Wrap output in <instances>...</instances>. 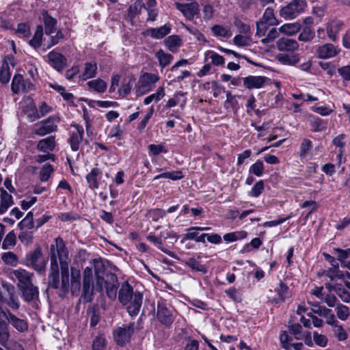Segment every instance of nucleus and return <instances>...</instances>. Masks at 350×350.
I'll use <instances>...</instances> for the list:
<instances>
[{"label":"nucleus","instance_id":"obj_1","mask_svg":"<svg viewBox=\"0 0 350 350\" xmlns=\"http://www.w3.org/2000/svg\"><path fill=\"white\" fill-rule=\"evenodd\" d=\"M51 257H50V272L48 275V288L58 290V295L59 297H64L68 293L69 285L67 286L66 290L63 292L62 288V282L59 281V265L57 263V256L55 253V245L51 246Z\"/></svg>","mask_w":350,"mask_h":350},{"label":"nucleus","instance_id":"obj_2","mask_svg":"<svg viewBox=\"0 0 350 350\" xmlns=\"http://www.w3.org/2000/svg\"><path fill=\"white\" fill-rule=\"evenodd\" d=\"M105 284V292L107 297L112 301L117 297V290L118 287V278L115 273H108L105 278L97 277L95 291L102 292Z\"/></svg>","mask_w":350,"mask_h":350},{"label":"nucleus","instance_id":"obj_3","mask_svg":"<svg viewBox=\"0 0 350 350\" xmlns=\"http://www.w3.org/2000/svg\"><path fill=\"white\" fill-rule=\"evenodd\" d=\"M156 317L158 321L165 327H170L176 318L175 310L163 300L157 304Z\"/></svg>","mask_w":350,"mask_h":350},{"label":"nucleus","instance_id":"obj_4","mask_svg":"<svg viewBox=\"0 0 350 350\" xmlns=\"http://www.w3.org/2000/svg\"><path fill=\"white\" fill-rule=\"evenodd\" d=\"M306 7V0H292L280 9V15L286 20L294 19L303 13Z\"/></svg>","mask_w":350,"mask_h":350},{"label":"nucleus","instance_id":"obj_5","mask_svg":"<svg viewBox=\"0 0 350 350\" xmlns=\"http://www.w3.org/2000/svg\"><path fill=\"white\" fill-rule=\"evenodd\" d=\"M94 285L93 274L92 268L86 267L83 273V285L81 290V299L84 302H91L94 299Z\"/></svg>","mask_w":350,"mask_h":350},{"label":"nucleus","instance_id":"obj_6","mask_svg":"<svg viewBox=\"0 0 350 350\" xmlns=\"http://www.w3.org/2000/svg\"><path fill=\"white\" fill-rule=\"evenodd\" d=\"M135 332V323L124 324L116 327L113 332L115 342L121 347L124 346L131 340L132 335Z\"/></svg>","mask_w":350,"mask_h":350},{"label":"nucleus","instance_id":"obj_7","mask_svg":"<svg viewBox=\"0 0 350 350\" xmlns=\"http://www.w3.org/2000/svg\"><path fill=\"white\" fill-rule=\"evenodd\" d=\"M58 117L52 116L48 118L37 122L33 127V133L39 136L55 132L57 130V123L59 122Z\"/></svg>","mask_w":350,"mask_h":350},{"label":"nucleus","instance_id":"obj_8","mask_svg":"<svg viewBox=\"0 0 350 350\" xmlns=\"http://www.w3.org/2000/svg\"><path fill=\"white\" fill-rule=\"evenodd\" d=\"M25 265L31 267L34 270L42 273L45 269V262L42 257V251L37 247L33 251L29 252L25 258Z\"/></svg>","mask_w":350,"mask_h":350},{"label":"nucleus","instance_id":"obj_9","mask_svg":"<svg viewBox=\"0 0 350 350\" xmlns=\"http://www.w3.org/2000/svg\"><path fill=\"white\" fill-rule=\"evenodd\" d=\"M3 290L6 291V295L0 290V304H6L11 309L17 310L20 304L14 295V286L12 284L3 285Z\"/></svg>","mask_w":350,"mask_h":350},{"label":"nucleus","instance_id":"obj_10","mask_svg":"<svg viewBox=\"0 0 350 350\" xmlns=\"http://www.w3.org/2000/svg\"><path fill=\"white\" fill-rule=\"evenodd\" d=\"M176 8L188 20L193 21L200 14V5L197 1L189 3L175 2Z\"/></svg>","mask_w":350,"mask_h":350},{"label":"nucleus","instance_id":"obj_11","mask_svg":"<svg viewBox=\"0 0 350 350\" xmlns=\"http://www.w3.org/2000/svg\"><path fill=\"white\" fill-rule=\"evenodd\" d=\"M0 317H3L8 325H12L17 331L23 332L27 330L28 324L24 319L18 318L8 308L3 309L0 306Z\"/></svg>","mask_w":350,"mask_h":350},{"label":"nucleus","instance_id":"obj_12","mask_svg":"<svg viewBox=\"0 0 350 350\" xmlns=\"http://www.w3.org/2000/svg\"><path fill=\"white\" fill-rule=\"evenodd\" d=\"M71 126L75 129V131L71 132L68 143L72 151H77L83 139L84 129L83 126L79 124H72Z\"/></svg>","mask_w":350,"mask_h":350},{"label":"nucleus","instance_id":"obj_13","mask_svg":"<svg viewBox=\"0 0 350 350\" xmlns=\"http://www.w3.org/2000/svg\"><path fill=\"white\" fill-rule=\"evenodd\" d=\"M47 57L50 66L58 72H61L67 66V59L60 53L51 51Z\"/></svg>","mask_w":350,"mask_h":350},{"label":"nucleus","instance_id":"obj_14","mask_svg":"<svg viewBox=\"0 0 350 350\" xmlns=\"http://www.w3.org/2000/svg\"><path fill=\"white\" fill-rule=\"evenodd\" d=\"M14 276L17 279V286L21 289L27 286H31L33 284V273H30L25 269H19L13 271Z\"/></svg>","mask_w":350,"mask_h":350},{"label":"nucleus","instance_id":"obj_15","mask_svg":"<svg viewBox=\"0 0 350 350\" xmlns=\"http://www.w3.org/2000/svg\"><path fill=\"white\" fill-rule=\"evenodd\" d=\"M277 293V296H272L271 294L273 293L272 291H269L268 296L269 301L274 304L282 303L286 299L291 297V292L288 286L282 282H280L279 286L275 289Z\"/></svg>","mask_w":350,"mask_h":350},{"label":"nucleus","instance_id":"obj_16","mask_svg":"<svg viewBox=\"0 0 350 350\" xmlns=\"http://www.w3.org/2000/svg\"><path fill=\"white\" fill-rule=\"evenodd\" d=\"M340 51L338 46L327 43L317 48L316 55L319 59H329L337 55Z\"/></svg>","mask_w":350,"mask_h":350},{"label":"nucleus","instance_id":"obj_17","mask_svg":"<svg viewBox=\"0 0 350 350\" xmlns=\"http://www.w3.org/2000/svg\"><path fill=\"white\" fill-rule=\"evenodd\" d=\"M142 301L143 294L136 291L131 301L125 305L126 306L127 312L131 317H135L139 314Z\"/></svg>","mask_w":350,"mask_h":350},{"label":"nucleus","instance_id":"obj_18","mask_svg":"<svg viewBox=\"0 0 350 350\" xmlns=\"http://www.w3.org/2000/svg\"><path fill=\"white\" fill-rule=\"evenodd\" d=\"M159 80V77L157 75L145 72L139 77L138 82L139 88L144 91H150Z\"/></svg>","mask_w":350,"mask_h":350},{"label":"nucleus","instance_id":"obj_19","mask_svg":"<svg viewBox=\"0 0 350 350\" xmlns=\"http://www.w3.org/2000/svg\"><path fill=\"white\" fill-rule=\"evenodd\" d=\"M276 46L280 51L292 52L298 50L299 44L297 40L287 37H282L276 42Z\"/></svg>","mask_w":350,"mask_h":350},{"label":"nucleus","instance_id":"obj_20","mask_svg":"<svg viewBox=\"0 0 350 350\" xmlns=\"http://www.w3.org/2000/svg\"><path fill=\"white\" fill-rule=\"evenodd\" d=\"M135 291H133V286L128 282H124L118 291V300L122 305L128 304L133 295Z\"/></svg>","mask_w":350,"mask_h":350},{"label":"nucleus","instance_id":"obj_21","mask_svg":"<svg viewBox=\"0 0 350 350\" xmlns=\"http://www.w3.org/2000/svg\"><path fill=\"white\" fill-rule=\"evenodd\" d=\"M22 299L27 303L36 301L39 299L38 288L34 284L19 289Z\"/></svg>","mask_w":350,"mask_h":350},{"label":"nucleus","instance_id":"obj_22","mask_svg":"<svg viewBox=\"0 0 350 350\" xmlns=\"http://www.w3.org/2000/svg\"><path fill=\"white\" fill-rule=\"evenodd\" d=\"M243 85L247 89H259L264 86L267 77L262 76H248L244 77Z\"/></svg>","mask_w":350,"mask_h":350},{"label":"nucleus","instance_id":"obj_23","mask_svg":"<svg viewBox=\"0 0 350 350\" xmlns=\"http://www.w3.org/2000/svg\"><path fill=\"white\" fill-rule=\"evenodd\" d=\"M343 23L340 21H332L327 25L326 30L329 38L334 42L337 40L338 33L341 30Z\"/></svg>","mask_w":350,"mask_h":350},{"label":"nucleus","instance_id":"obj_24","mask_svg":"<svg viewBox=\"0 0 350 350\" xmlns=\"http://www.w3.org/2000/svg\"><path fill=\"white\" fill-rule=\"evenodd\" d=\"M42 15L43 17L45 33L51 35L55 31V27L57 23V20L49 15L46 10H42Z\"/></svg>","mask_w":350,"mask_h":350},{"label":"nucleus","instance_id":"obj_25","mask_svg":"<svg viewBox=\"0 0 350 350\" xmlns=\"http://www.w3.org/2000/svg\"><path fill=\"white\" fill-rule=\"evenodd\" d=\"M81 288V273L79 269L71 268L70 290L72 295L79 293Z\"/></svg>","mask_w":350,"mask_h":350},{"label":"nucleus","instance_id":"obj_26","mask_svg":"<svg viewBox=\"0 0 350 350\" xmlns=\"http://www.w3.org/2000/svg\"><path fill=\"white\" fill-rule=\"evenodd\" d=\"M0 215L5 213L8 209L14 204V200L12 196L9 194L3 188L0 189Z\"/></svg>","mask_w":350,"mask_h":350},{"label":"nucleus","instance_id":"obj_27","mask_svg":"<svg viewBox=\"0 0 350 350\" xmlns=\"http://www.w3.org/2000/svg\"><path fill=\"white\" fill-rule=\"evenodd\" d=\"M171 31V27L169 24H165L163 26L159 28H150L148 29L147 34L150 36L154 39H161L166 35L169 34Z\"/></svg>","mask_w":350,"mask_h":350},{"label":"nucleus","instance_id":"obj_28","mask_svg":"<svg viewBox=\"0 0 350 350\" xmlns=\"http://www.w3.org/2000/svg\"><path fill=\"white\" fill-rule=\"evenodd\" d=\"M61 278H62V288L63 292L66 290L67 286L69 284V262L66 260L59 259Z\"/></svg>","mask_w":350,"mask_h":350},{"label":"nucleus","instance_id":"obj_29","mask_svg":"<svg viewBox=\"0 0 350 350\" xmlns=\"http://www.w3.org/2000/svg\"><path fill=\"white\" fill-rule=\"evenodd\" d=\"M101 174V170L97 167H94L92 169L91 172L86 175L85 178L91 189H96L98 188V177Z\"/></svg>","mask_w":350,"mask_h":350},{"label":"nucleus","instance_id":"obj_30","mask_svg":"<svg viewBox=\"0 0 350 350\" xmlns=\"http://www.w3.org/2000/svg\"><path fill=\"white\" fill-rule=\"evenodd\" d=\"M276 59L280 63L284 65L294 66L299 61V55L297 53H292L291 55L285 53H279L276 56Z\"/></svg>","mask_w":350,"mask_h":350},{"label":"nucleus","instance_id":"obj_31","mask_svg":"<svg viewBox=\"0 0 350 350\" xmlns=\"http://www.w3.org/2000/svg\"><path fill=\"white\" fill-rule=\"evenodd\" d=\"M55 137L49 136L46 138L40 140L37 145V148L40 151L46 152L47 151H52L55 148Z\"/></svg>","mask_w":350,"mask_h":350},{"label":"nucleus","instance_id":"obj_32","mask_svg":"<svg viewBox=\"0 0 350 350\" xmlns=\"http://www.w3.org/2000/svg\"><path fill=\"white\" fill-rule=\"evenodd\" d=\"M321 275L328 277L331 281H333L336 278L342 280H345V273L339 269V265L331 267L327 270H324L322 272Z\"/></svg>","mask_w":350,"mask_h":350},{"label":"nucleus","instance_id":"obj_33","mask_svg":"<svg viewBox=\"0 0 350 350\" xmlns=\"http://www.w3.org/2000/svg\"><path fill=\"white\" fill-rule=\"evenodd\" d=\"M164 43L169 51L172 53H176L178 49L182 44V40L177 35H172L167 37L165 40Z\"/></svg>","mask_w":350,"mask_h":350},{"label":"nucleus","instance_id":"obj_34","mask_svg":"<svg viewBox=\"0 0 350 350\" xmlns=\"http://www.w3.org/2000/svg\"><path fill=\"white\" fill-rule=\"evenodd\" d=\"M309 124L312 132H320L325 130L327 127V124L323 120L314 116L310 117Z\"/></svg>","mask_w":350,"mask_h":350},{"label":"nucleus","instance_id":"obj_35","mask_svg":"<svg viewBox=\"0 0 350 350\" xmlns=\"http://www.w3.org/2000/svg\"><path fill=\"white\" fill-rule=\"evenodd\" d=\"M2 317H0V345H4L10 337L8 321L3 320Z\"/></svg>","mask_w":350,"mask_h":350},{"label":"nucleus","instance_id":"obj_36","mask_svg":"<svg viewBox=\"0 0 350 350\" xmlns=\"http://www.w3.org/2000/svg\"><path fill=\"white\" fill-rule=\"evenodd\" d=\"M155 57L159 60V66L163 68L168 66L173 59V56L171 54L165 53L162 49H159L156 53Z\"/></svg>","mask_w":350,"mask_h":350},{"label":"nucleus","instance_id":"obj_37","mask_svg":"<svg viewBox=\"0 0 350 350\" xmlns=\"http://www.w3.org/2000/svg\"><path fill=\"white\" fill-rule=\"evenodd\" d=\"M185 265L192 270L200 272L203 274L206 273L208 271L207 268L204 265L200 264L198 259L193 257L188 258L185 261Z\"/></svg>","mask_w":350,"mask_h":350},{"label":"nucleus","instance_id":"obj_38","mask_svg":"<svg viewBox=\"0 0 350 350\" xmlns=\"http://www.w3.org/2000/svg\"><path fill=\"white\" fill-rule=\"evenodd\" d=\"M43 36V27L42 25H38L33 37L29 41V45L34 49L39 48L42 44Z\"/></svg>","mask_w":350,"mask_h":350},{"label":"nucleus","instance_id":"obj_39","mask_svg":"<svg viewBox=\"0 0 350 350\" xmlns=\"http://www.w3.org/2000/svg\"><path fill=\"white\" fill-rule=\"evenodd\" d=\"M97 64L95 62H87L85 64L84 70L82 73L83 79L93 78L97 73Z\"/></svg>","mask_w":350,"mask_h":350},{"label":"nucleus","instance_id":"obj_40","mask_svg":"<svg viewBox=\"0 0 350 350\" xmlns=\"http://www.w3.org/2000/svg\"><path fill=\"white\" fill-rule=\"evenodd\" d=\"M142 8H146L145 3L142 0H136L135 2L128 8V16L131 18H135L141 12Z\"/></svg>","mask_w":350,"mask_h":350},{"label":"nucleus","instance_id":"obj_41","mask_svg":"<svg viewBox=\"0 0 350 350\" xmlns=\"http://www.w3.org/2000/svg\"><path fill=\"white\" fill-rule=\"evenodd\" d=\"M301 29V25L299 23H286L280 27V31L285 34L292 36Z\"/></svg>","mask_w":350,"mask_h":350},{"label":"nucleus","instance_id":"obj_42","mask_svg":"<svg viewBox=\"0 0 350 350\" xmlns=\"http://www.w3.org/2000/svg\"><path fill=\"white\" fill-rule=\"evenodd\" d=\"M211 31L216 37L228 38L232 36L231 31L220 25H215L211 28Z\"/></svg>","mask_w":350,"mask_h":350},{"label":"nucleus","instance_id":"obj_43","mask_svg":"<svg viewBox=\"0 0 350 350\" xmlns=\"http://www.w3.org/2000/svg\"><path fill=\"white\" fill-rule=\"evenodd\" d=\"M87 85L98 93L104 92L107 88V83L100 79L90 81L87 83Z\"/></svg>","mask_w":350,"mask_h":350},{"label":"nucleus","instance_id":"obj_44","mask_svg":"<svg viewBox=\"0 0 350 350\" xmlns=\"http://www.w3.org/2000/svg\"><path fill=\"white\" fill-rule=\"evenodd\" d=\"M18 227L21 230L24 228L29 230L34 228L33 214L31 211L27 213L26 217L18 224Z\"/></svg>","mask_w":350,"mask_h":350},{"label":"nucleus","instance_id":"obj_45","mask_svg":"<svg viewBox=\"0 0 350 350\" xmlns=\"http://www.w3.org/2000/svg\"><path fill=\"white\" fill-rule=\"evenodd\" d=\"M315 36V33L311 27L305 26L303 27L301 33L298 36V40L301 42H307L311 41Z\"/></svg>","mask_w":350,"mask_h":350},{"label":"nucleus","instance_id":"obj_46","mask_svg":"<svg viewBox=\"0 0 350 350\" xmlns=\"http://www.w3.org/2000/svg\"><path fill=\"white\" fill-rule=\"evenodd\" d=\"M147 240L154 243L160 250H161L165 254H167L169 256L172 258H176V254L173 252L170 251L161 246L162 241L160 238L157 237L154 235H149L147 237Z\"/></svg>","mask_w":350,"mask_h":350},{"label":"nucleus","instance_id":"obj_47","mask_svg":"<svg viewBox=\"0 0 350 350\" xmlns=\"http://www.w3.org/2000/svg\"><path fill=\"white\" fill-rule=\"evenodd\" d=\"M187 230L188 232L185 234V239L195 240L196 242H205V234L198 236V233L196 232L198 230L196 227H191Z\"/></svg>","mask_w":350,"mask_h":350},{"label":"nucleus","instance_id":"obj_48","mask_svg":"<svg viewBox=\"0 0 350 350\" xmlns=\"http://www.w3.org/2000/svg\"><path fill=\"white\" fill-rule=\"evenodd\" d=\"M24 81L23 77L20 74H16L14 76L11 84V90L14 94H18L21 91Z\"/></svg>","mask_w":350,"mask_h":350},{"label":"nucleus","instance_id":"obj_49","mask_svg":"<svg viewBox=\"0 0 350 350\" xmlns=\"http://www.w3.org/2000/svg\"><path fill=\"white\" fill-rule=\"evenodd\" d=\"M226 100L224 103V107L228 109L231 107L234 111L238 110V101L235 98V96L232 95L230 92L226 91Z\"/></svg>","mask_w":350,"mask_h":350},{"label":"nucleus","instance_id":"obj_50","mask_svg":"<svg viewBox=\"0 0 350 350\" xmlns=\"http://www.w3.org/2000/svg\"><path fill=\"white\" fill-rule=\"evenodd\" d=\"M16 243V237L14 230L10 231L3 239L2 243V248L3 250H8L11 247H14Z\"/></svg>","mask_w":350,"mask_h":350},{"label":"nucleus","instance_id":"obj_51","mask_svg":"<svg viewBox=\"0 0 350 350\" xmlns=\"http://www.w3.org/2000/svg\"><path fill=\"white\" fill-rule=\"evenodd\" d=\"M135 79L131 77L128 81L124 80L121 84L120 88L118 90L119 96L124 97L127 96L132 88L133 82L135 81Z\"/></svg>","mask_w":350,"mask_h":350},{"label":"nucleus","instance_id":"obj_52","mask_svg":"<svg viewBox=\"0 0 350 350\" xmlns=\"http://www.w3.org/2000/svg\"><path fill=\"white\" fill-rule=\"evenodd\" d=\"M168 178L172 180H180L183 178V172L181 171H172L164 172L161 174L157 175L154 177V180L159 178Z\"/></svg>","mask_w":350,"mask_h":350},{"label":"nucleus","instance_id":"obj_53","mask_svg":"<svg viewBox=\"0 0 350 350\" xmlns=\"http://www.w3.org/2000/svg\"><path fill=\"white\" fill-rule=\"evenodd\" d=\"M165 96V92H164V89L163 87H159L157 90V92L154 94H152L151 95L147 96L144 100V103L145 105H148L150 104L151 102L152 101H159L162 98H163Z\"/></svg>","mask_w":350,"mask_h":350},{"label":"nucleus","instance_id":"obj_54","mask_svg":"<svg viewBox=\"0 0 350 350\" xmlns=\"http://www.w3.org/2000/svg\"><path fill=\"white\" fill-rule=\"evenodd\" d=\"M335 310L338 318L342 321L347 320L350 314L349 308L341 304H337Z\"/></svg>","mask_w":350,"mask_h":350},{"label":"nucleus","instance_id":"obj_55","mask_svg":"<svg viewBox=\"0 0 350 350\" xmlns=\"http://www.w3.org/2000/svg\"><path fill=\"white\" fill-rule=\"evenodd\" d=\"M55 244L59 259H63L64 256H67V248L65 245L63 239L61 237H58L57 238L55 239Z\"/></svg>","mask_w":350,"mask_h":350},{"label":"nucleus","instance_id":"obj_56","mask_svg":"<svg viewBox=\"0 0 350 350\" xmlns=\"http://www.w3.org/2000/svg\"><path fill=\"white\" fill-rule=\"evenodd\" d=\"M261 21L271 26L278 24V20L274 16L273 10L271 8H267L265 10Z\"/></svg>","mask_w":350,"mask_h":350},{"label":"nucleus","instance_id":"obj_57","mask_svg":"<svg viewBox=\"0 0 350 350\" xmlns=\"http://www.w3.org/2000/svg\"><path fill=\"white\" fill-rule=\"evenodd\" d=\"M11 77V72L8 64H3L0 70V82L6 84L10 81Z\"/></svg>","mask_w":350,"mask_h":350},{"label":"nucleus","instance_id":"obj_58","mask_svg":"<svg viewBox=\"0 0 350 350\" xmlns=\"http://www.w3.org/2000/svg\"><path fill=\"white\" fill-rule=\"evenodd\" d=\"M232 41L236 46L243 47L249 46L251 42V39L247 36L238 34L234 36Z\"/></svg>","mask_w":350,"mask_h":350},{"label":"nucleus","instance_id":"obj_59","mask_svg":"<svg viewBox=\"0 0 350 350\" xmlns=\"http://www.w3.org/2000/svg\"><path fill=\"white\" fill-rule=\"evenodd\" d=\"M334 252L338 254L337 255V260H339L342 266L344 267L345 263H347L349 260H347V258L350 257L349 256V248L347 250H342L340 248H336L334 249Z\"/></svg>","mask_w":350,"mask_h":350},{"label":"nucleus","instance_id":"obj_60","mask_svg":"<svg viewBox=\"0 0 350 350\" xmlns=\"http://www.w3.org/2000/svg\"><path fill=\"white\" fill-rule=\"evenodd\" d=\"M148 149L149 154L152 156L159 155L161 152H167V149L163 144H150L148 146Z\"/></svg>","mask_w":350,"mask_h":350},{"label":"nucleus","instance_id":"obj_61","mask_svg":"<svg viewBox=\"0 0 350 350\" xmlns=\"http://www.w3.org/2000/svg\"><path fill=\"white\" fill-rule=\"evenodd\" d=\"M312 147V143L311 140L307 138H304L302 140V142L300 145V152L299 155L301 157H305L306 154L308 153L309 150H311Z\"/></svg>","mask_w":350,"mask_h":350},{"label":"nucleus","instance_id":"obj_62","mask_svg":"<svg viewBox=\"0 0 350 350\" xmlns=\"http://www.w3.org/2000/svg\"><path fill=\"white\" fill-rule=\"evenodd\" d=\"M333 332L334 336L340 341L345 340L347 338V334L346 331L344 329L342 326L339 324V323L333 327Z\"/></svg>","mask_w":350,"mask_h":350},{"label":"nucleus","instance_id":"obj_63","mask_svg":"<svg viewBox=\"0 0 350 350\" xmlns=\"http://www.w3.org/2000/svg\"><path fill=\"white\" fill-rule=\"evenodd\" d=\"M106 347V340L102 335L97 336L92 343V350H103Z\"/></svg>","mask_w":350,"mask_h":350},{"label":"nucleus","instance_id":"obj_64","mask_svg":"<svg viewBox=\"0 0 350 350\" xmlns=\"http://www.w3.org/2000/svg\"><path fill=\"white\" fill-rule=\"evenodd\" d=\"M336 293L342 301L345 303L350 302V293L347 289L344 288L341 284L339 285Z\"/></svg>","mask_w":350,"mask_h":350}]
</instances>
